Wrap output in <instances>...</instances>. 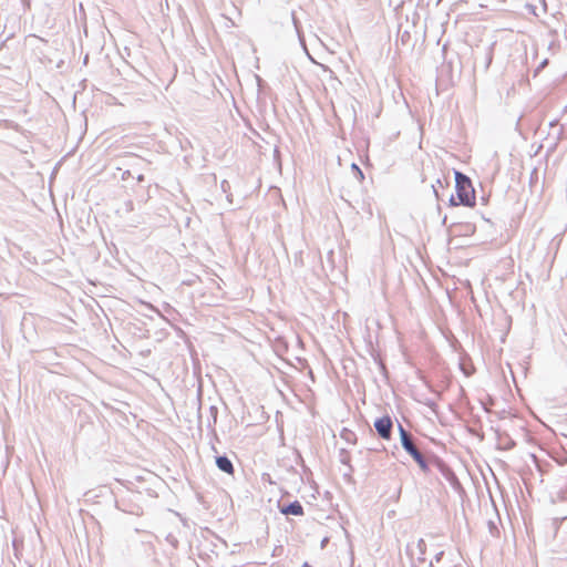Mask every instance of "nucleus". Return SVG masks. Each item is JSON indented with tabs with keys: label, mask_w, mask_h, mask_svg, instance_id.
I'll use <instances>...</instances> for the list:
<instances>
[{
	"label": "nucleus",
	"mask_w": 567,
	"mask_h": 567,
	"mask_svg": "<svg viewBox=\"0 0 567 567\" xmlns=\"http://www.w3.org/2000/svg\"><path fill=\"white\" fill-rule=\"evenodd\" d=\"M398 431L402 449L413 458L423 473H429L432 463L431 454L426 455L423 452L421 443L400 422H398Z\"/></svg>",
	"instance_id": "1"
},
{
	"label": "nucleus",
	"mask_w": 567,
	"mask_h": 567,
	"mask_svg": "<svg viewBox=\"0 0 567 567\" xmlns=\"http://www.w3.org/2000/svg\"><path fill=\"white\" fill-rule=\"evenodd\" d=\"M398 431L402 449L413 458L423 473H429L432 463L431 454L426 455L423 452L421 443L400 422H398Z\"/></svg>",
	"instance_id": "2"
},
{
	"label": "nucleus",
	"mask_w": 567,
	"mask_h": 567,
	"mask_svg": "<svg viewBox=\"0 0 567 567\" xmlns=\"http://www.w3.org/2000/svg\"><path fill=\"white\" fill-rule=\"evenodd\" d=\"M398 431L402 449L413 458L423 473H429L432 463L431 454L426 455L423 452L421 443L400 422H398Z\"/></svg>",
	"instance_id": "3"
},
{
	"label": "nucleus",
	"mask_w": 567,
	"mask_h": 567,
	"mask_svg": "<svg viewBox=\"0 0 567 567\" xmlns=\"http://www.w3.org/2000/svg\"><path fill=\"white\" fill-rule=\"evenodd\" d=\"M455 190L458 203L463 206L473 207L476 203L475 189L471 178L462 172L454 171Z\"/></svg>",
	"instance_id": "4"
},
{
	"label": "nucleus",
	"mask_w": 567,
	"mask_h": 567,
	"mask_svg": "<svg viewBox=\"0 0 567 567\" xmlns=\"http://www.w3.org/2000/svg\"><path fill=\"white\" fill-rule=\"evenodd\" d=\"M432 464L439 470V472L444 476V478L450 483V485L455 489L460 491L462 489V484L454 473V471L451 468V466L445 463L441 457L437 455L431 453Z\"/></svg>",
	"instance_id": "5"
},
{
	"label": "nucleus",
	"mask_w": 567,
	"mask_h": 567,
	"mask_svg": "<svg viewBox=\"0 0 567 567\" xmlns=\"http://www.w3.org/2000/svg\"><path fill=\"white\" fill-rule=\"evenodd\" d=\"M393 420L389 414L375 419L373 426L380 439L390 441L393 433Z\"/></svg>",
	"instance_id": "6"
},
{
	"label": "nucleus",
	"mask_w": 567,
	"mask_h": 567,
	"mask_svg": "<svg viewBox=\"0 0 567 567\" xmlns=\"http://www.w3.org/2000/svg\"><path fill=\"white\" fill-rule=\"evenodd\" d=\"M252 406L255 409V415H252V413L250 412V419L254 417L255 422H250V426L266 423L269 419V415L265 411V406L261 404H252Z\"/></svg>",
	"instance_id": "7"
},
{
	"label": "nucleus",
	"mask_w": 567,
	"mask_h": 567,
	"mask_svg": "<svg viewBox=\"0 0 567 567\" xmlns=\"http://www.w3.org/2000/svg\"><path fill=\"white\" fill-rule=\"evenodd\" d=\"M281 513L286 515L301 516L303 515V507L299 501L288 503L281 508Z\"/></svg>",
	"instance_id": "8"
},
{
	"label": "nucleus",
	"mask_w": 567,
	"mask_h": 567,
	"mask_svg": "<svg viewBox=\"0 0 567 567\" xmlns=\"http://www.w3.org/2000/svg\"><path fill=\"white\" fill-rule=\"evenodd\" d=\"M339 461L340 463L344 464L348 466V472L343 474L344 478L347 480H350L352 477V473H353V467L351 465V455H350V452L347 451L346 449H341L339 451Z\"/></svg>",
	"instance_id": "9"
},
{
	"label": "nucleus",
	"mask_w": 567,
	"mask_h": 567,
	"mask_svg": "<svg viewBox=\"0 0 567 567\" xmlns=\"http://www.w3.org/2000/svg\"><path fill=\"white\" fill-rule=\"evenodd\" d=\"M218 468L227 474H233L234 467L231 462L226 456H219L216 460Z\"/></svg>",
	"instance_id": "10"
},
{
	"label": "nucleus",
	"mask_w": 567,
	"mask_h": 567,
	"mask_svg": "<svg viewBox=\"0 0 567 567\" xmlns=\"http://www.w3.org/2000/svg\"><path fill=\"white\" fill-rule=\"evenodd\" d=\"M495 42L492 43L487 49H486V52H485V60H484V71L486 72L488 69H489V65L492 64V61H493V55H494V47H495Z\"/></svg>",
	"instance_id": "11"
},
{
	"label": "nucleus",
	"mask_w": 567,
	"mask_h": 567,
	"mask_svg": "<svg viewBox=\"0 0 567 567\" xmlns=\"http://www.w3.org/2000/svg\"><path fill=\"white\" fill-rule=\"evenodd\" d=\"M340 436L342 440H344L346 442L350 443V444H355L357 442V435L353 431L349 430V429H343L340 433Z\"/></svg>",
	"instance_id": "12"
},
{
	"label": "nucleus",
	"mask_w": 567,
	"mask_h": 567,
	"mask_svg": "<svg viewBox=\"0 0 567 567\" xmlns=\"http://www.w3.org/2000/svg\"><path fill=\"white\" fill-rule=\"evenodd\" d=\"M351 171L354 175V177L359 181V182H362L364 179V174L362 172V169L359 167L358 164L355 163H352L351 164Z\"/></svg>",
	"instance_id": "13"
},
{
	"label": "nucleus",
	"mask_w": 567,
	"mask_h": 567,
	"mask_svg": "<svg viewBox=\"0 0 567 567\" xmlns=\"http://www.w3.org/2000/svg\"><path fill=\"white\" fill-rule=\"evenodd\" d=\"M505 436H506V443L504 445V450H506V451L513 450L516 446V442L509 435L506 434Z\"/></svg>",
	"instance_id": "14"
},
{
	"label": "nucleus",
	"mask_w": 567,
	"mask_h": 567,
	"mask_svg": "<svg viewBox=\"0 0 567 567\" xmlns=\"http://www.w3.org/2000/svg\"><path fill=\"white\" fill-rule=\"evenodd\" d=\"M255 79L257 81L259 92H262L264 89L267 87V83L259 75H255Z\"/></svg>",
	"instance_id": "15"
},
{
	"label": "nucleus",
	"mask_w": 567,
	"mask_h": 567,
	"mask_svg": "<svg viewBox=\"0 0 567 567\" xmlns=\"http://www.w3.org/2000/svg\"><path fill=\"white\" fill-rule=\"evenodd\" d=\"M443 556H444V551H443V550H441V551H439L437 554H435L434 559H433V560H431V563H430V567H432V566H433V563H434V561H435V563H440V561H441V559L443 558Z\"/></svg>",
	"instance_id": "16"
},
{
	"label": "nucleus",
	"mask_w": 567,
	"mask_h": 567,
	"mask_svg": "<svg viewBox=\"0 0 567 567\" xmlns=\"http://www.w3.org/2000/svg\"><path fill=\"white\" fill-rule=\"evenodd\" d=\"M458 205H461V203H458V199H456L453 195H451V197L449 199V206L455 207Z\"/></svg>",
	"instance_id": "17"
},
{
	"label": "nucleus",
	"mask_w": 567,
	"mask_h": 567,
	"mask_svg": "<svg viewBox=\"0 0 567 567\" xmlns=\"http://www.w3.org/2000/svg\"><path fill=\"white\" fill-rule=\"evenodd\" d=\"M379 367H380V372L385 377L388 378V370H386V367L385 364L380 360L379 361Z\"/></svg>",
	"instance_id": "18"
},
{
	"label": "nucleus",
	"mask_w": 567,
	"mask_h": 567,
	"mask_svg": "<svg viewBox=\"0 0 567 567\" xmlns=\"http://www.w3.org/2000/svg\"><path fill=\"white\" fill-rule=\"evenodd\" d=\"M425 547H426V544H425L424 539H419V542H417V548L420 549V553H421V554H424V551H425Z\"/></svg>",
	"instance_id": "19"
},
{
	"label": "nucleus",
	"mask_w": 567,
	"mask_h": 567,
	"mask_svg": "<svg viewBox=\"0 0 567 567\" xmlns=\"http://www.w3.org/2000/svg\"><path fill=\"white\" fill-rule=\"evenodd\" d=\"M409 39H410V33H409L408 31H404V32L401 34V41H402V43H405Z\"/></svg>",
	"instance_id": "20"
},
{
	"label": "nucleus",
	"mask_w": 567,
	"mask_h": 567,
	"mask_svg": "<svg viewBox=\"0 0 567 567\" xmlns=\"http://www.w3.org/2000/svg\"><path fill=\"white\" fill-rule=\"evenodd\" d=\"M461 369L466 377H470L473 373V370H465L463 364H461Z\"/></svg>",
	"instance_id": "21"
},
{
	"label": "nucleus",
	"mask_w": 567,
	"mask_h": 567,
	"mask_svg": "<svg viewBox=\"0 0 567 567\" xmlns=\"http://www.w3.org/2000/svg\"><path fill=\"white\" fill-rule=\"evenodd\" d=\"M548 63V60L545 59L539 65L538 68L536 69L535 73H537L540 69H543L546 64Z\"/></svg>",
	"instance_id": "22"
},
{
	"label": "nucleus",
	"mask_w": 567,
	"mask_h": 567,
	"mask_svg": "<svg viewBox=\"0 0 567 567\" xmlns=\"http://www.w3.org/2000/svg\"><path fill=\"white\" fill-rule=\"evenodd\" d=\"M563 134H564V128L560 127L559 131H558L557 140H561Z\"/></svg>",
	"instance_id": "23"
},
{
	"label": "nucleus",
	"mask_w": 567,
	"mask_h": 567,
	"mask_svg": "<svg viewBox=\"0 0 567 567\" xmlns=\"http://www.w3.org/2000/svg\"><path fill=\"white\" fill-rule=\"evenodd\" d=\"M249 131H250V134H254V135L259 136V133H258L255 128H252V126H251V125H250V127H249Z\"/></svg>",
	"instance_id": "24"
},
{
	"label": "nucleus",
	"mask_w": 567,
	"mask_h": 567,
	"mask_svg": "<svg viewBox=\"0 0 567 567\" xmlns=\"http://www.w3.org/2000/svg\"><path fill=\"white\" fill-rule=\"evenodd\" d=\"M557 124H558V121H557V120H555V121H551L549 125H550V127H554V126H556Z\"/></svg>",
	"instance_id": "25"
},
{
	"label": "nucleus",
	"mask_w": 567,
	"mask_h": 567,
	"mask_svg": "<svg viewBox=\"0 0 567 567\" xmlns=\"http://www.w3.org/2000/svg\"><path fill=\"white\" fill-rule=\"evenodd\" d=\"M432 187H433V190H434L435 196L439 198V193H437V190L435 189V186L433 185Z\"/></svg>",
	"instance_id": "26"
},
{
	"label": "nucleus",
	"mask_w": 567,
	"mask_h": 567,
	"mask_svg": "<svg viewBox=\"0 0 567 567\" xmlns=\"http://www.w3.org/2000/svg\"><path fill=\"white\" fill-rule=\"evenodd\" d=\"M489 528H491V529H492V528H496V526L494 525V523H493V522H489Z\"/></svg>",
	"instance_id": "27"
},
{
	"label": "nucleus",
	"mask_w": 567,
	"mask_h": 567,
	"mask_svg": "<svg viewBox=\"0 0 567 567\" xmlns=\"http://www.w3.org/2000/svg\"><path fill=\"white\" fill-rule=\"evenodd\" d=\"M436 183H437V186H443L441 179H437Z\"/></svg>",
	"instance_id": "28"
},
{
	"label": "nucleus",
	"mask_w": 567,
	"mask_h": 567,
	"mask_svg": "<svg viewBox=\"0 0 567 567\" xmlns=\"http://www.w3.org/2000/svg\"><path fill=\"white\" fill-rule=\"evenodd\" d=\"M302 567H312V566H311V565H309L308 563H305V564L302 565Z\"/></svg>",
	"instance_id": "29"
},
{
	"label": "nucleus",
	"mask_w": 567,
	"mask_h": 567,
	"mask_svg": "<svg viewBox=\"0 0 567 567\" xmlns=\"http://www.w3.org/2000/svg\"><path fill=\"white\" fill-rule=\"evenodd\" d=\"M461 394L465 395V390L463 388H461Z\"/></svg>",
	"instance_id": "30"
},
{
	"label": "nucleus",
	"mask_w": 567,
	"mask_h": 567,
	"mask_svg": "<svg viewBox=\"0 0 567 567\" xmlns=\"http://www.w3.org/2000/svg\"><path fill=\"white\" fill-rule=\"evenodd\" d=\"M483 408H484V411L489 412V409L487 406L483 405Z\"/></svg>",
	"instance_id": "31"
},
{
	"label": "nucleus",
	"mask_w": 567,
	"mask_h": 567,
	"mask_svg": "<svg viewBox=\"0 0 567 567\" xmlns=\"http://www.w3.org/2000/svg\"><path fill=\"white\" fill-rule=\"evenodd\" d=\"M564 112H567V106L565 107Z\"/></svg>",
	"instance_id": "32"
}]
</instances>
